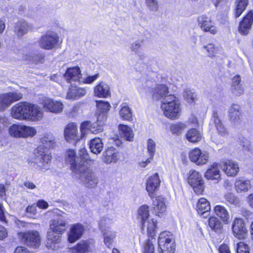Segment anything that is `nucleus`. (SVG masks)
I'll list each match as a JSON object with an SVG mask.
<instances>
[{"label": "nucleus", "mask_w": 253, "mask_h": 253, "mask_svg": "<svg viewBox=\"0 0 253 253\" xmlns=\"http://www.w3.org/2000/svg\"><path fill=\"white\" fill-rule=\"evenodd\" d=\"M10 110L11 116L19 121L37 122L43 116V112L39 106L27 101L16 103Z\"/></svg>", "instance_id": "nucleus-1"}, {"label": "nucleus", "mask_w": 253, "mask_h": 253, "mask_svg": "<svg viewBox=\"0 0 253 253\" xmlns=\"http://www.w3.org/2000/svg\"><path fill=\"white\" fill-rule=\"evenodd\" d=\"M83 153V160L85 162V169H80L78 173L73 174V176L80 180L83 184L88 188L95 187L98 183V179L94 173L90 169V168L94 164V161L90 159L88 155L85 153L84 150H82Z\"/></svg>", "instance_id": "nucleus-2"}, {"label": "nucleus", "mask_w": 253, "mask_h": 253, "mask_svg": "<svg viewBox=\"0 0 253 253\" xmlns=\"http://www.w3.org/2000/svg\"><path fill=\"white\" fill-rule=\"evenodd\" d=\"M52 156L40 146L34 150L32 156L28 159L29 165L35 169L44 172L49 169Z\"/></svg>", "instance_id": "nucleus-3"}, {"label": "nucleus", "mask_w": 253, "mask_h": 253, "mask_svg": "<svg viewBox=\"0 0 253 253\" xmlns=\"http://www.w3.org/2000/svg\"><path fill=\"white\" fill-rule=\"evenodd\" d=\"M161 108L164 116L171 120L177 119L180 116V104L173 95H169L161 101Z\"/></svg>", "instance_id": "nucleus-4"}, {"label": "nucleus", "mask_w": 253, "mask_h": 253, "mask_svg": "<svg viewBox=\"0 0 253 253\" xmlns=\"http://www.w3.org/2000/svg\"><path fill=\"white\" fill-rule=\"evenodd\" d=\"M149 207L144 205L141 206L138 210V218L140 221L141 230L144 232L146 228L147 234L152 238L156 236L157 221L154 219H149Z\"/></svg>", "instance_id": "nucleus-5"}, {"label": "nucleus", "mask_w": 253, "mask_h": 253, "mask_svg": "<svg viewBox=\"0 0 253 253\" xmlns=\"http://www.w3.org/2000/svg\"><path fill=\"white\" fill-rule=\"evenodd\" d=\"M84 150L85 153L88 155L84 148L80 150V157L76 156V153L73 150H69L66 152V161L71 165V169L73 174L78 173L81 168H83L84 169H85V162L82 159L83 157L82 150Z\"/></svg>", "instance_id": "nucleus-6"}, {"label": "nucleus", "mask_w": 253, "mask_h": 253, "mask_svg": "<svg viewBox=\"0 0 253 253\" xmlns=\"http://www.w3.org/2000/svg\"><path fill=\"white\" fill-rule=\"evenodd\" d=\"M160 253H174L175 248L173 236L169 231L162 232L158 238Z\"/></svg>", "instance_id": "nucleus-7"}, {"label": "nucleus", "mask_w": 253, "mask_h": 253, "mask_svg": "<svg viewBox=\"0 0 253 253\" xmlns=\"http://www.w3.org/2000/svg\"><path fill=\"white\" fill-rule=\"evenodd\" d=\"M10 135L15 138H27L33 137L36 133V130L33 127L21 124H14L8 129Z\"/></svg>", "instance_id": "nucleus-8"}, {"label": "nucleus", "mask_w": 253, "mask_h": 253, "mask_svg": "<svg viewBox=\"0 0 253 253\" xmlns=\"http://www.w3.org/2000/svg\"><path fill=\"white\" fill-rule=\"evenodd\" d=\"M59 37L58 34L53 31H47L39 40V46L45 50H51L55 48L59 42Z\"/></svg>", "instance_id": "nucleus-9"}, {"label": "nucleus", "mask_w": 253, "mask_h": 253, "mask_svg": "<svg viewBox=\"0 0 253 253\" xmlns=\"http://www.w3.org/2000/svg\"><path fill=\"white\" fill-rule=\"evenodd\" d=\"M21 241L28 246L37 248L41 244V238L37 231H29L26 232H20L18 234Z\"/></svg>", "instance_id": "nucleus-10"}, {"label": "nucleus", "mask_w": 253, "mask_h": 253, "mask_svg": "<svg viewBox=\"0 0 253 253\" xmlns=\"http://www.w3.org/2000/svg\"><path fill=\"white\" fill-rule=\"evenodd\" d=\"M40 103L45 111L54 114L61 113L64 109V104L61 101L54 100L47 97H43L41 99Z\"/></svg>", "instance_id": "nucleus-11"}, {"label": "nucleus", "mask_w": 253, "mask_h": 253, "mask_svg": "<svg viewBox=\"0 0 253 253\" xmlns=\"http://www.w3.org/2000/svg\"><path fill=\"white\" fill-rule=\"evenodd\" d=\"M188 181L197 194H201L204 190V181L202 175L195 170L189 171Z\"/></svg>", "instance_id": "nucleus-12"}, {"label": "nucleus", "mask_w": 253, "mask_h": 253, "mask_svg": "<svg viewBox=\"0 0 253 253\" xmlns=\"http://www.w3.org/2000/svg\"><path fill=\"white\" fill-rule=\"evenodd\" d=\"M189 157L191 161L197 165L202 166L207 163L210 158V154L208 151H201L197 148L190 151Z\"/></svg>", "instance_id": "nucleus-13"}, {"label": "nucleus", "mask_w": 253, "mask_h": 253, "mask_svg": "<svg viewBox=\"0 0 253 253\" xmlns=\"http://www.w3.org/2000/svg\"><path fill=\"white\" fill-rule=\"evenodd\" d=\"M23 94L19 92H11L0 95V111L4 110L11 103L22 99Z\"/></svg>", "instance_id": "nucleus-14"}, {"label": "nucleus", "mask_w": 253, "mask_h": 253, "mask_svg": "<svg viewBox=\"0 0 253 253\" xmlns=\"http://www.w3.org/2000/svg\"><path fill=\"white\" fill-rule=\"evenodd\" d=\"M96 106L99 114L97 118V125L99 126L98 130H102V125L107 119V113L109 111L111 105L108 102L102 100L96 101Z\"/></svg>", "instance_id": "nucleus-15"}, {"label": "nucleus", "mask_w": 253, "mask_h": 253, "mask_svg": "<svg viewBox=\"0 0 253 253\" xmlns=\"http://www.w3.org/2000/svg\"><path fill=\"white\" fill-rule=\"evenodd\" d=\"M232 228L234 235L239 239H244L248 233L244 221L241 218L234 219Z\"/></svg>", "instance_id": "nucleus-16"}, {"label": "nucleus", "mask_w": 253, "mask_h": 253, "mask_svg": "<svg viewBox=\"0 0 253 253\" xmlns=\"http://www.w3.org/2000/svg\"><path fill=\"white\" fill-rule=\"evenodd\" d=\"M63 78L67 83L71 84L76 82L80 83L82 74L80 67L75 66L68 68L63 75Z\"/></svg>", "instance_id": "nucleus-17"}, {"label": "nucleus", "mask_w": 253, "mask_h": 253, "mask_svg": "<svg viewBox=\"0 0 253 253\" xmlns=\"http://www.w3.org/2000/svg\"><path fill=\"white\" fill-rule=\"evenodd\" d=\"M160 183L161 181L157 173L154 174L147 179L146 189L151 199L154 198V193L159 189Z\"/></svg>", "instance_id": "nucleus-18"}, {"label": "nucleus", "mask_w": 253, "mask_h": 253, "mask_svg": "<svg viewBox=\"0 0 253 253\" xmlns=\"http://www.w3.org/2000/svg\"><path fill=\"white\" fill-rule=\"evenodd\" d=\"M198 25L204 32H208L211 34H215L217 30L214 23L210 17L206 15H202L198 18Z\"/></svg>", "instance_id": "nucleus-19"}, {"label": "nucleus", "mask_w": 253, "mask_h": 253, "mask_svg": "<svg viewBox=\"0 0 253 253\" xmlns=\"http://www.w3.org/2000/svg\"><path fill=\"white\" fill-rule=\"evenodd\" d=\"M84 232V227L80 223H75L70 226L68 232V239L70 243H73L82 236Z\"/></svg>", "instance_id": "nucleus-20"}, {"label": "nucleus", "mask_w": 253, "mask_h": 253, "mask_svg": "<svg viewBox=\"0 0 253 253\" xmlns=\"http://www.w3.org/2000/svg\"><path fill=\"white\" fill-rule=\"evenodd\" d=\"M122 153L113 147H109L103 153V161L107 164L116 163L121 159Z\"/></svg>", "instance_id": "nucleus-21"}, {"label": "nucleus", "mask_w": 253, "mask_h": 253, "mask_svg": "<svg viewBox=\"0 0 253 253\" xmlns=\"http://www.w3.org/2000/svg\"><path fill=\"white\" fill-rule=\"evenodd\" d=\"M152 97L154 100H165L169 96L168 87L164 84H157L151 89Z\"/></svg>", "instance_id": "nucleus-22"}, {"label": "nucleus", "mask_w": 253, "mask_h": 253, "mask_svg": "<svg viewBox=\"0 0 253 253\" xmlns=\"http://www.w3.org/2000/svg\"><path fill=\"white\" fill-rule=\"evenodd\" d=\"M66 221L61 216H58L50 221L49 227L51 230L58 234H62L65 231Z\"/></svg>", "instance_id": "nucleus-23"}, {"label": "nucleus", "mask_w": 253, "mask_h": 253, "mask_svg": "<svg viewBox=\"0 0 253 253\" xmlns=\"http://www.w3.org/2000/svg\"><path fill=\"white\" fill-rule=\"evenodd\" d=\"M253 24V12L250 11L240 22L239 31L243 35H247Z\"/></svg>", "instance_id": "nucleus-24"}, {"label": "nucleus", "mask_w": 253, "mask_h": 253, "mask_svg": "<svg viewBox=\"0 0 253 253\" xmlns=\"http://www.w3.org/2000/svg\"><path fill=\"white\" fill-rule=\"evenodd\" d=\"M64 135L66 140L69 142H71L72 141L76 142L81 139L78 133L77 126L74 123H70L66 126Z\"/></svg>", "instance_id": "nucleus-25"}, {"label": "nucleus", "mask_w": 253, "mask_h": 253, "mask_svg": "<svg viewBox=\"0 0 253 253\" xmlns=\"http://www.w3.org/2000/svg\"><path fill=\"white\" fill-rule=\"evenodd\" d=\"M61 236L52 231L47 232L46 247L52 250H57L61 247Z\"/></svg>", "instance_id": "nucleus-26"}, {"label": "nucleus", "mask_w": 253, "mask_h": 253, "mask_svg": "<svg viewBox=\"0 0 253 253\" xmlns=\"http://www.w3.org/2000/svg\"><path fill=\"white\" fill-rule=\"evenodd\" d=\"M153 200V211L156 215L161 216L164 215L167 211V206L165 200L161 196H157Z\"/></svg>", "instance_id": "nucleus-27"}, {"label": "nucleus", "mask_w": 253, "mask_h": 253, "mask_svg": "<svg viewBox=\"0 0 253 253\" xmlns=\"http://www.w3.org/2000/svg\"><path fill=\"white\" fill-rule=\"evenodd\" d=\"M205 176L208 180H213L215 183H218L221 179L219 164L217 163H213L211 167L207 169L205 173Z\"/></svg>", "instance_id": "nucleus-28"}, {"label": "nucleus", "mask_w": 253, "mask_h": 253, "mask_svg": "<svg viewBox=\"0 0 253 253\" xmlns=\"http://www.w3.org/2000/svg\"><path fill=\"white\" fill-rule=\"evenodd\" d=\"M222 168L223 171L228 176L234 177L239 171L238 163L230 160L223 162Z\"/></svg>", "instance_id": "nucleus-29"}, {"label": "nucleus", "mask_w": 253, "mask_h": 253, "mask_svg": "<svg viewBox=\"0 0 253 253\" xmlns=\"http://www.w3.org/2000/svg\"><path fill=\"white\" fill-rule=\"evenodd\" d=\"M86 94V89L84 87L73 86L71 84L66 94V98L67 99L77 100Z\"/></svg>", "instance_id": "nucleus-30"}, {"label": "nucleus", "mask_w": 253, "mask_h": 253, "mask_svg": "<svg viewBox=\"0 0 253 253\" xmlns=\"http://www.w3.org/2000/svg\"><path fill=\"white\" fill-rule=\"evenodd\" d=\"M214 212L225 224L230 223V214L226 208L221 205H217L214 208Z\"/></svg>", "instance_id": "nucleus-31"}, {"label": "nucleus", "mask_w": 253, "mask_h": 253, "mask_svg": "<svg viewBox=\"0 0 253 253\" xmlns=\"http://www.w3.org/2000/svg\"><path fill=\"white\" fill-rule=\"evenodd\" d=\"M94 95L101 98H107L110 95V87L106 83L101 82L94 88Z\"/></svg>", "instance_id": "nucleus-32"}, {"label": "nucleus", "mask_w": 253, "mask_h": 253, "mask_svg": "<svg viewBox=\"0 0 253 253\" xmlns=\"http://www.w3.org/2000/svg\"><path fill=\"white\" fill-rule=\"evenodd\" d=\"M40 141L43 147L47 149L53 148L55 145V138L51 132L42 134L40 137Z\"/></svg>", "instance_id": "nucleus-33"}, {"label": "nucleus", "mask_w": 253, "mask_h": 253, "mask_svg": "<svg viewBox=\"0 0 253 253\" xmlns=\"http://www.w3.org/2000/svg\"><path fill=\"white\" fill-rule=\"evenodd\" d=\"M208 225L211 230L217 234L223 232V224L219 218L215 216H211L208 219Z\"/></svg>", "instance_id": "nucleus-34"}, {"label": "nucleus", "mask_w": 253, "mask_h": 253, "mask_svg": "<svg viewBox=\"0 0 253 253\" xmlns=\"http://www.w3.org/2000/svg\"><path fill=\"white\" fill-rule=\"evenodd\" d=\"M97 128H95V124L90 126V123L89 122H84L82 123L80 127V131L81 132V138L85 137L88 132L89 131L92 133H97L101 131L102 130H98L99 126L97 125Z\"/></svg>", "instance_id": "nucleus-35"}, {"label": "nucleus", "mask_w": 253, "mask_h": 253, "mask_svg": "<svg viewBox=\"0 0 253 253\" xmlns=\"http://www.w3.org/2000/svg\"><path fill=\"white\" fill-rule=\"evenodd\" d=\"M235 187L238 193L247 192L252 187L250 180L244 178L236 179Z\"/></svg>", "instance_id": "nucleus-36"}, {"label": "nucleus", "mask_w": 253, "mask_h": 253, "mask_svg": "<svg viewBox=\"0 0 253 253\" xmlns=\"http://www.w3.org/2000/svg\"><path fill=\"white\" fill-rule=\"evenodd\" d=\"M211 120L214 122L215 126L220 135L224 136L228 133L227 129L219 118L217 112L215 111H213V112Z\"/></svg>", "instance_id": "nucleus-37"}, {"label": "nucleus", "mask_w": 253, "mask_h": 253, "mask_svg": "<svg viewBox=\"0 0 253 253\" xmlns=\"http://www.w3.org/2000/svg\"><path fill=\"white\" fill-rule=\"evenodd\" d=\"M229 117L232 123L236 124L240 120L241 114L240 107L237 104H233L229 109Z\"/></svg>", "instance_id": "nucleus-38"}, {"label": "nucleus", "mask_w": 253, "mask_h": 253, "mask_svg": "<svg viewBox=\"0 0 253 253\" xmlns=\"http://www.w3.org/2000/svg\"><path fill=\"white\" fill-rule=\"evenodd\" d=\"M93 247L92 241H82L78 244L74 250L76 253H87L89 252Z\"/></svg>", "instance_id": "nucleus-39"}, {"label": "nucleus", "mask_w": 253, "mask_h": 253, "mask_svg": "<svg viewBox=\"0 0 253 253\" xmlns=\"http://www.w3.org/2000/svg\"><path fill=\"white\" fill-rule=\"evenodd\" d=\"M30 28L31 25L29 23L24 20H20L16 24L15 31L20 37L26 34Z\"/></svg>", "instance_id": "nucleus-40"}, {"label": "nucleus", "mask_w": 253, "mask_h": 253, "mask_svg": "<svg viewBox=\"0 0 253 253\" xmlns=\"http://www.w3.org/2000/svg\"><path fill=\"white\" fill-rule=\"evenodd\" d=\"M89 149L94 154H99L103 148V143L102 139L96 137L91 139L89 142Z\"/></svg>", "instance_id": "nucleus-41"}, {"label": "nucleus", "mask_w": 253, "mask_h": 253, "mask_svg": "<svg viewBox=\"0 0 253 253\" xmlns=\"http://www.w3.org/2000/svg\"><path fill=\"white\" fill-rule=\"evenodd\" d=\"M119 129L120 134L127 141H132L134 137V134L132 129L128 126L125 125H120Z\"/></svg>", "instance_id": "nucleus-42"}, {"label": "nucleus", "mask_w": 253, "mask_h": 253, "mask_svg": "<svg viewBox=\"0 0 253 253\" xmlns=\"http://www.w3.org/2000/svg\"><path fill=\"white\" fill-rule=\"evenodd\" d=\"M196 209L199 214H203L210 211L211 206L210 202L205 198H200L196 205Z\"/></svg>", "instance_id": "nucleus-43"}, {"label": "nucleus", "mask_w": 253, "mask_h": 253, "mask_svg": "<svg viewBox=\"0 0 253 253\" xmlns=\"http://www.w3.org/2000/svg\"><path fill=\"white\" fill-rule=\"evenodd\" d=\"M119 115L123 120H126L127 121H132V110L126 103H123L121 105V109L119 111Z\"/></svg>", "instance_id": "nucleus-44"}, {"label": "nucleus", "mask_w": 253, "mask_h": 253, "mask_svg": "<svg viewBox=\"0 0 253 253\" xmlns=\"http://www.w3.org/2000/svg\"><path fill=\"white\" fill-rule=\"evenodd\" d=\"M143 40H138L130 44V49L134 52L141 59H143L145 57V53L142 50V45Z\"/></svg>", "instance_id": "nucleus-45"}, {"label": "nucleus", "mask_w": 253, "mask_h": 253, "mask_svg": "<svg viewBox=\"0 0 253 253\" xmlns=\"http://www.w3.org/2000/svg\"><path fill=\"white\" fill-rule=\"evenodd\" d=\"M249 0H236L235 1V9L234 16L239 17L245 11L248 5Z\"/></svg>", "instance_id": "nucleus-46"}, {"label": "nucleus", "mask_w": 253, "mask_h": 253, "mask_svg": "<svg viewBox=\"0 0 253 253\" xmlns=\"http://www.w3.org/2000/svg\"><path fill=\"white\" fill-rule=\"evenodd\" d=\"M104 237V242L108 248H111L117 235L114 231L109 230L102 232Z\"/></svg>", "instance_id": "nucleus-47"}, {"label": "nucleus", "mask_w": 253, "mask_h": 253, "mask_svg": "<svg viewBox=\"0 0 253 253\" xmlns=\"http://www.w3.org/2000/svg\"><path fill=\"white\" fill-rule=\"evenodd\" d=\"M186 138L190 142L195 143L202 139V134L200 131L193 128L188 131L186 134Z\"/></svg>", "instance_id": "nucleus-48"}, {"label": "nucleus", "mask_w": 253, "mask_h": 253, "mask_svg": "<svg viewBox=\"0 0 253 253\" xmlns=\"http://www.w3.org/2000/svg\"><path fill=\"white\" fill-rule=\"evenodd\" d=\"M136 85L137 90L141 96L145 97L150 94L152 95V91L148 83L143 84L139 81L137 82Z\"/></svg>", "instance_id": "nucleus-49"}, {"label": "nucleus", "mask_w": 253, "mask_h": 253, "mask_svg": "<svg viewBox=\"0 0 253 253\" xmlns=\"http://www.w3.org/2000/svg\"><path fill=\"white\" fill-rule=\"evenodd\" d=\"M114 223L113 219L108 216H104L101 218L99 226L102 232L109 231V227Z\"/></svg>", "instance_id": "nucleus-50"}, {"label": "nucleus", "mask_w": 253, "mask_h": 253, "mask_svg": "<svg viewBox=\"0 0 253 253\" xmlns=\"http://www.w3.org/2000/svg\"><path fill=\"white\" fill-rule=\"evenodd\" d=\"M185 127L186 126L184 124L178 122L171 124L170 126V130L173 134L178 135L182 133Z\"/></svg>", "instance_id": "nucleus-51"}, {"label": "nucleus", "mask_w": 253, "mask_h": 253, "mask_svg": "<svg viewBox=\"0 0 253 253\" xmlns=\"http://www.w3.org/2000/svg\"><path fill=\"white\" fill-rule=\"evenodd\" d=\"M203 50H205L210 57H213L217 53L218 48L212 43H209L204 45L203 47Z\"/></svg>", "instance_id": "nucleus-52"}, {"label": "nucleus", "mask_w": 253, "mask_h": 253, "mask_svg": "<svg viewBox=\"0 0 253 253\" xmlns=\"http://www.w3.org/2000/svg\"><path fill=\"white\" fill-rule=\"evenodd\" d=\"M183 97L185 100L191 103L195 102L196 95L191 90L186 88L184 91Z\"/></svg>", "instance_id": "nucleus-53"}, {"label": "nucleus", "mask_w": 253, "mask_h": 253, "mask_svg": "<svg viewBox=\"0 0 253 253\" xmlns=\"http://www.w3.org/2000/svg\"><path fill=\"white\" fill-rule=\"evenodd\" d=\"M143 253H154V246L152 239H148L143 247Z\"/></svg>", "instance_id": "nucleus-54"}, {"label": "nucleus", "mask_w": 253, "mask_h": 253, "mask_svg": "<svg viewBox=\"0 0 253 253\" xmlns=\"http://www.w3.org/2000/svg\"><path fill=\"white\" fill-rule=\"evenodd\" d=\"M147 150L149 154V156L151 158H154L156 150V143L152 139H149L147 143Z\"/></svg>", "instance_id": "nucleus-55"}, {"label": "nucleus", "mask_w": 253, "mask_h": 253, "mask_svg": "<svg viewBox=\"0 0 253 253\" xmlns=\"http://www.w3.org/2000/svg\"><path fill=\"white\" fill-rule=\"evenodd\" d=\"M236 253H250L249 246L243 242H240L236 245Z\"/></svg>", "instance_id": "nucleus-56"}, {"label": "nucleus", "mask_w": 253, "mask_h": 253, "mask_svg": "<svg viewBox=\"0 0 253 253\" xmlns=\"http://www.w3.org/2000/svg\"><path fill=\"white\" fill-rule=\"evenodd\" d=\"M145 3L150 11L156 12L158 10L159 4L157 0H145Z\"/></svg>", "instance_id": "nucleus-57"}, {"label": "nucleus", "mask_w": 253, "mask_h": 253, "mask_svg": "<svg viewBox=\"0 0 253 253\" xmlns=\"http://www.w3.org/2000/svg\"><path fill=\"white\" fill-rule=\"evenodd\" d=\"M225 198L226 201L231 204L237 206L239 204L240 201L239 198L233 194L227 193L225 195Z\"/></svg>", "instance_id": "nucleus-58"}, {"label": "nucleus", "mask_w": 253, "mask_h": 253, "mask_svg": "<svg viewBox=\"0 0 253 253\" xmlns=\"http://www.w3.org/2000/svg\"><path fill=\"white\" fill-rule=\"evenodd\" d=\"M99 75L96 74L94 75L88 76L84 78L82 77L80 83L90 84L99 78Z\"/></svg>", "instance_id": "nucleus-59"}, {"label": "nucleus", "mask_w": 253, "mask_h": 253, "mask_svg": "<svg viewBox=\"0 0 253 253\" xmlns=\"http://www.w3.org/2000/svg\"><path fill=\"white\" fill-rule=\"evenodd\" d=\"M231 91L233 95L238 96L244 93V89L242 84L238 86H231Z\"/></svg>", "instance_id": "nucleus-60"}, {"label": "nucleus", "mask_w": 253, "mask_h": 253, "mask_svg": "<svg viewBox=\"0 0 253 253\" xmlns=\"http://www.w3.org/2000/svg\"><path fill=\"white\" fill-rule=\"evenodd\" d=\"M37 207V205L33 204L26 208L27 212L29 214V216L32 218H35V216L36 215Z\"/></svg>", "instance_id": "nucleus-61"}, {"label": "nucleus", "mask_w": 253, "mask_h": 253, "mask_svg": "<svg viewBox=\"0 0 253 253\" xmlns=\"http://www.w3.org/2000/svg\"><path fill=\"white\" fill-rule=\"evenodd\" d=\"M241 79L239 75H236L234 76L232 80L231 86H238L242 85L241 83Z\"/></svg>", "instance_id": "nucleus-62"}, {"label": "nucleus", "mask_w": 253, "mask_h": 253, "mask_svg": "<svg viewBox=\"0 0 253 253\" xmlns=\"http://www.w3.org/2000/svg\"><path fill=\"white\" fill-rule=\"evenodd\" d=\"M14 253H33L28 249L23 247H18L14 251Z\"/></svg>", "instance_id": "nucleus-63"}, {"label": "nucleus", "mask_w": 253, "mask_h": 253, "mask_svg": "<svg viewBox=\"0 0 253 253\" xmlns=\"http://www.w3.org/2000/svg\"><path fill=\"white\" fill-rule=\"evenodd\" d=\"M219 253H231L229 247L225 244L222 245L219 248Z\"/></svg>", "instance_id": "nucleus-64"}]
</instances>
